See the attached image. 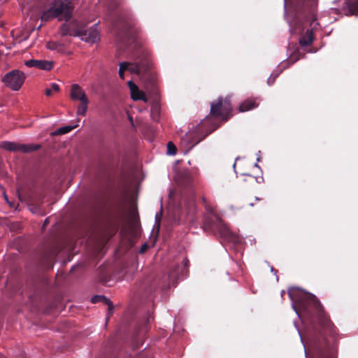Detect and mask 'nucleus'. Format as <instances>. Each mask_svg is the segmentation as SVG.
<instances>
[{"instance_id": "5", "label": "nucleus", "mask_w": 358, "mask_h": 358, "mask_svg": "<svg viewBox=\"0 0 358 358\" xmlns=\"http://www.w3.org/2000/svg\"><path fill=\"white\" fill-rule=\"evenodd\" d=\"M231 111L229 97H226L224 100L219 98L217 101L210 105V114L214 117H220L227 119V115Z\"/></svg>"}, {"instance_id": "1", "label": "nucleus", "mask_w": 358, "mask_h": 358, "mask_svg": "<svg viewBox=\"0 0 358 358\" xmlns=\"http://www.w3.org/2000/svg\"><path fill=\"white\" fill-rule=\"evenodd\" d=\"M288 295L292 302V308L294 310L298 316H299L296 308V304H299L302 307L307 305H312L316 310L320 312V320L322 325H327L329 320L322 313V307L317 297L310 293L304 292L299 287H293L288 289Z\"/></svg>"}, {"instance_id": "27", "label": "nucleus", "mask_w": 358, "mask_h": 358, "mask_svg": "<svg viewBox=\"0 0 358 358\" xmlns=\"http://www.w3.org/2000/svg\"><path fill=\"white\" fill-rule=\"evenodd\" d=\"M159 216H161V213H159V215H158V213H157V214L155 215V220H156V222H157V223H158V224H159Z\"/></svg>"}, {"instance_id": "30", "label": "nucleus", "mask_w": 358, "mask_h": 358, "mask_svg": "<svg viewBox=\"0 0 358 358\" xmlns=\"http://www.w3.org/2000/svg\"><path fill=\"white\" fill-rule=\"evenodd\" d=\"M255 166L257 167V168H259V166H258L257 163H255Z\"/></svg>"}, {"instance_id": "10", "label": "nucleus", "mask_w": 358, "mask_h": 358, "mask_svg": "<svg viewBox=\"0 0 358 358\" xmlns=\"http://www.w3.org/2000/svg\"><path fill=\"white\" fill-rule=\"evenodd\" d=\"M27 67H35L40 70L50 71L53 68L54 63L52 61L29 59L24 62Z\"/></svg>"}, {"instance_id": "14", "label": "nucleus", "mask_w": 358, "mask_h": 358, "mask_svg": "<svg viewBox=\"0 0 358 358\" xmlns=\"http://www.w3.org/2000/svg\"><path fill=\"white\" fill-rule=\"evenodd\" d=\"M92 303H96L98 301H102L108 306L109 314H111L113 310V306L112 301L104 296L96 295L91 299Z\"/></svg>"}, {"instance_id": "13", "label": "nucleus", "mask_w": 358, "mask_h": 358, "mask_svg": "<svg viewBox=\"0 0 358 358\" xmlns=\"http://www.w3.org/2000/svg\"><path fill=\"white\" fill-rule=\"evenodd\" d=\"M345 5L344 9H346V15L358 14V0H346Z\"/></svg>"}, {"instance_id": "3", "label": "nucleus", "mask_w": 358, "mask_h": 358, "mask_svg": "<svg viewBox=\"0 0 358 358\" xmlns=\"http://www.w3.org/2000/svg\"><path fill=\"white\" fill-rule=\"evenodd\" d=\"M151 61L147 52L141 54L135 59L134 62H121L119 68V76L124 78V72L129 71L130 73L141 76L142 79L146 76L151 66Z\"/></svg>"}, {"instance_id": "25", "label": "nucleus", "mask_w": 358, "mask_h": 358, "mask_svg": "<svg viewBox=\"0 0 358 358\" xmlns=\"http://www.w3.org/2000/svg\"><path fill=\"white\" fill-rule=\"evenodd\" d=\"M45 94L46 96H51L52 95V90L50 88H48L45 91Z\"/></svg>"}, {"instance_id": "20", "label": "nucleus", "mask_w": 358, "mask_h": 358, "mask_svg": "<svg viewBox=\"0 0 358 358\" xmlns=\"http://www.w3.org/2000/svg\"><path fill=\"white\" fill-rule=\"evenodd\" d=\"M159 106L157 103L152 105V108H151V116L153 120H157V117L159 115Z\"/></svg>"}, {"instance_id": "24", "label": "nucleus", "mask_w": 358, "mask_h": 358, "mask_svg": "<svg viewBox=\"0 0 358 358\" xmlns=\"http://www.w3.org/2000/svg\"><path fill=\"white\" fill-rule=\"evenodd\" d=\"M150 76V87H154L155 85V78L153 76L149 75Z\"/></svg>"}, {"instance_id": "23", "label": "nucleus", "mask_w": 358, "mask_h": 358, "mask_svg": "<svg viewBox=\"0 0 358 358\" xmlns=\"http://www.w3.org/2000/svg\"><path fill=\"white\" fill-rule=\"evenodd\" d=\"M50 89L52 90V92H58L59 90V86L56 83H52Z\"/></svg>"}, {"instance_id": "2", "label": "nucleus", "mask_w": 358, "mask_h": 358, "mask_svg": "<svg viewBox=\"0 0 358 358\" xmlns=\"http://www.w3.org/2000/svg\"><path fill=\"white\" fill-rule=\"evenodd\" d=\"M73 4L71 0H54L52 6L41 15L43 21H49L53 18L58 20H69L72 14Z\"/></svg>"}, {"instance_id": "12", "label": "nucleus", "mask_w": 358, "mask_h": 358, "mask_svg": "<svg viewBox=\"0 0 358 358\" xmlns=\"http://www.w3.org/2000/svg\"><path fill=\"white\" fill-rule=\"evenodd\" d=\"M70 96H71V99L73 101H80V102L88 101V99L85 94V92L77 84L72 85L71 89Z\"/></svg>"}, {"instance_id": "6", "label": "nucleus", "mask_w": 358, "mask_h": 358, "mask_svg": "<svg viewBox=\"0 0 358 358\" xmlns=\"http://www.w3.org/2000/svg\"><path fill=\"white\" fill-rule=\"evenodd\" d=\"M0 147L6 150L11 152H21L23 153H29L36 151L41 148L39 144H21L11 141H3L0 144Z\"/></svg>"}, {"instance_id": "15", "label": "nucleus", "mask_w": 358, "mask_h": 358, "mask_svg": "<svg viewBox=\"0 0 358 358\" xmlns=\"http://www.w3.org/2000/svg\"><path fill=\"white\" fill-rule=\"evenodd\" d=\"M313 41V34L312 30L308 29L306 34L299 39L301 46L309 45Z\"/></svg>"}, {"instance_id": "32", "label": "nucleus", "mask_w": 358, "mask_h": 358, "mask_svg": "<svg viewBox=\"0 0 358 358\" xmlns=\"http://www.w3.org/2000/svg\"><path fill=\"white\" fill-rule=\"evenodd\" d=\"M233 167H234V169H235V167H236V163H234V164Z\"/></svg>"}, {"instance_id": "11", "label": "nucleus", "mask_w": 358, "mask_h": 358, "mask_svg": "<svg viewBox=\"0 0 358 358\" xmlns=\"http://www.w3.org/2000/svg\"><path fill=\"white\" fill-rule=\"evenodd\" d=\"M128 85L130 90L131 97L134 101H143L144 102L148 101V99L145 96V93L140 90L138 86L132 82V80H129L128 82Z\"/></svg>"}, {"instance_id": "17", "label": "nucleus", "mask_w": 358, "mask_h": 358, "mask_svg": "<svg viewBox=\"0 0 358 358\" xmlns=\"http://www.w3.org/2000/svg\"><path fill=\"white\" fill-rule=\"evenodd\" d=\"M76 127H77V125L75 124V125H72V126H65V127H60L58 129H57L55 131L52 133V135H62V134H67V133L70 132L71 130H73V129H75Z\"/></svg>"}, {"instance_id": "16", "label": "nucleus", "mask_w": 358, "mask_h": 358, "mask_svg": "<svg viewBox=\"0 0 358 358\" xmlns=\"http://www.w3.org/2000/svg\"><path fill=\"white\" fill-rule=\"evenodd\" d=\"M258 103L255 100H245L239 106L240 112H246L256 108Z\"/></svg>"}, {"instance_id": "31", "label": "nucleus", "mask_w": 358, "mask_h": 358, "mask_svg": "<svg viewBox=\"0 0 358 358\" xmlns=\"http://www.w3.org/2000/svg\"><path fill=\"white\" fill-rule=\"evenodd\" d=\"M129 120L132 122V118L131 117H129Z\"/></svg>"}, {"instance_id": "22", "label": "nucleus", "mask_w": 358, "mask_h": 358, "mask_svg": "<svg viewBox=\"0 0 358 358\" xmlns=\"http://www.w3.org/2000/svg\"><path fill=\"white\" fill-rule=\"evenodd\" d=\"M279 73H272L270 77L267 80V83L268 85H271L274 83L275 78L278 77Z\"/></svg>"}, {"instance_id": "8", "label": "nucleus", "mask_w": 358, "mask_h": 358, "mask_svg": "<svg viewBox=\"0 0 358 358\" xmlns=\"http://www.w3.org/2000/svg\"><path fill=\"white\" fill-rule=\"evenodd\" d=\"M60 32L62 36H80L82 34V28L80 27L78 22L74 20L63 24L60 28Z\"/></svg>"}, {"instance_id": "18", "label": "nucleus", "mask_w": 358, "mask_h": 358, "mask_svg": "<svg viewBox=\"0 0 358 358\" xmlns=\"http://www.w3.org/2000/svg\"><path fill=\"white\" fill-rule=\"evenodd\" d=\"M80 103H81V105L77 109V115L85 116L87 109V105L89 103V101H85L80 102Z\"/></svg>"}, {"instance_id": "19", "label": "nucleus", "mask_w": 358, "mask_h": 358, "mask_svg": "<svg viewBox=\"0 0 358 358\" xmlns=\"http://www.w3.org/2000/svg\"><path fill=\"white\" fill-rule=\"evenodd\" d=\"M47 48L52 50H58L59 51L61 49V44L57 42H48L46 45Z\"/></svg>"}, {"instance_id": "28", "label": "nucleus", "mask_w": 358, "mask_h": 358, "mask_svg": "<svg viewBox=\"0 0 358 358\" xmlns=\"http://www.w3.org/2000/svg\"><path fill=\"white\" fill-rule=\"evenodd\" d=\"M5 200L9 203V205L11 206V203L8 201L7 195L6 194H3Z\"/></svg>"}, {"instance_id": "7", "label": "nucleus", "mask_w": 358, "mask_h": 358, "mask_svg": "<svg viewBox=\"0 0 358 358\" xmlns=\"http://www.w3.org/2000/svg\"><path fill=\"white\" fill-rule=\"evenodd\" d=\"M213 227H215L220 236L226 241L235 243L240 241L239 238L231 232L229 227L220 219H218L217 222Z\"/></svg>"}, {"instance_id": "29", "label": "nucleus", "mask_w": 358, "mask_h": 358, "mask_svg": "<svg viewBox=\"0 0 358 358\" xmlns=\"http://www.w3.org/2000/svg\"><path fill=\"white\" fill-rule=\"evenodd\" d=\"M271 271L272 273H274V274H275V275H276V271H275V270H274V268H273V266H271Z\"/></svg>"}, {"instance_id": "21", "label": "nucleus", "mask_w": 358, "mask_h": 358, "mask_svg": "<svg viewBox=\"0 0 358 358\" xmlns=\"http://www.w3.org/2000/svg\"><path fill=\"white\" fill-rule=\"evenodd\" d=\"M167 154L169 155H175L176 154V148L172 142L167 144Z\"/></svg>"}, {"instance_id": "26", "label": "nucleus", "mask_w": 358, "mask_h": 358, "mask_svg": "<svg viewBox=\"0 0 358 358\" xmlns=\"http://www.w3.org/2000/svg\"><path fill=\"white\" fill-rule=\"evenodd\" d=\"M183 264H184L185 268H187L189 266V260L187 259H184Z\"/></svg>"}, {"instance_id": "9", "label": "nucleus", "mask_w": 358, "mask_h": 358, "mask_svg": "<svg viewBox=\"0 0 358 358\" xmlns=\"http://www.w3.org/2000/svg\"><path fill=\"white\" fill-rule=\"evenodd\" d=\"M83 41L87 43H94L99 39V31L97 24H94L87 30L82 29V34L80 36Z\"/></svg>"}, {"instance_id": "4", "label": "nucleus", "mask_w": 358, "mask_h": 358, "mask_svg": "<svg viewBox=\"0 0 358 358\" xmlns=\"http://www.w3.org/2000/svg\"><path fill=\"white\" fill-rule=\"evenodd\" d=\"M25 78V74L22 71L15 69L5 74L1 81L11 90L18 91L23 85Z\"/></svg>"}, {"instance_id": "33", "label": "nucleus", "mask_w": 358, "mask_h": 358, "mask_svg": "<svg viewBox=\"0 0 358 358\" xmlns=\"http://www.w3.org/2000/svg\"><path fill=\"white\" fill-rule=\"evenodd\" d=\"M286 6V2L285 1V7Z\"/></svg>"}]
</instances>
